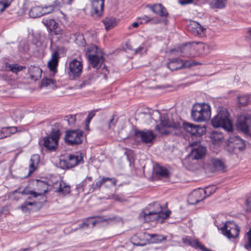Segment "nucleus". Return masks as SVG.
Listing matches in <instances>:
<instances>
[{
  "label": "nucleus",
  "instance_id": "obj_1",
  "mask_svg": "<svg viewBox=\"0 0 251 251\" xmlns=\"http://www.w3.org/2000/svg\"><path fill=\"white\" fill-rule=\"evenodd\" d=\"M162 207L159 202H153L149 204L146 209L140 213V216L144 217L145 222L152 221L162 222L171 213L170 210L162 212Z\"/></svg>",
  "mask_w": 251,
  "mask_h": 251
},
{
  "label": "nucleus",
  "instance_id": "obj_2",
  "mask_svg": "<svg viewBox=\"0 0 251 251\" xmlns=\"http://www.w3.org/2000/svg\"><path fill=\"white\" fill-rule=\"evenodd\" d=\"M184 57H195L201 55H206L210 52L208 45L200 42H192L183 45L178 51Z\"/></svg>",
  "mask_w": 251,
  "mask_h": 251
},
{
  "label": "nucleus",
  "instance_id": "obj_3",
  "mask_svg": "<svg viewBox=\"0 0 251 251\" xmlns=\"http://www.w3.org/2000/svg\"><path fill=\"white\" fill-rule=\"evenodd\" d=\"M211 124L215 127H222L228 132L233 129L232 121L229 118V113L225 108L220 110L211 120Z\"/></svg>",
  "mask_w": 251,
  "mask_h": 251
},
{
  "label": "nucleus",
  "instance_id": "obj_4",
  "mask_svg": "<svg viewBox=\"0 0 251 251\" xmlns=\"http://www.w3.org/2000/svg\"><path fill=\"white\" fill-rule=\"evenodd\" d=\"M211 116L210 106L207 103H195L191 110V117L194 121L201 122L208 120Z\"/></svg>",
  "mask_w": 251,
  "mask_h": 251
},
{
  "label": "nucleus",
  "instance_id": "obj_5",
  "mask_svg": "<svg viewBox=\"0 0 251 251\" xmlns=\"http://www.w3.org/2000/svg\"><path fill=\"white\" fill-rule=\"evenodd\" d=\"M60 132L57 130L52 131L47 137H43L39 140V144L50 151H55L57 148Z\"/></svg>",
  "mask_w": 251,
  "mask_h": 251
},
{
  "label": "nucleus",
  "instance_id": "obj_6",
  "mask_svg": "<svg viewBox=\"0 0 251 251\" xmlns=\"http://www.w3.org/2000/svg\"><path fill=\"white\" fill-rule=\"evenodd\" d=\"M216 188L214 186L208 187L205 190L198 189L193 190L189 195L188 201L190 204H196L202 201L206 198V195L208 193L212 194L215 191Z\"/></svg>",
  "mask_w": 251,
  "mask_h": 251
},
{
  "label": "nucleus",
  "instance_id": "obj_7",
  "mask_svg": "<svg viewBox=\"0 0 251 251\" xmlns=\"http://www.w3.org/2000/svg\"><path fill=\"white\" fill-rule=\"evenodd\" d=\"M222 234L228 239H235L238 237L240 228L233 221L226 222L221 228Z\"/></svg>",
  "mask_w": 251,
  "mask_h": 251
},
{
  "label": "nucleus",
  "instance_id": "obj_8",
  "mask_svg": "<svg viewBox=\"0 0 251 251\" xmlns=\"http://www.w3.org/2000/svg\"><path fill=\"white\" fill-rule=\"evenodd\" d=\"M83 132L80 130L67 131L64 138L66 143L70 146L81 144L83 140Z\"/></svg>",
  "mask_w": 251,
  "mask_h": 251
},
{
  "label": "nucleus",
  "instance_id": "obj_9",
  "mask_svg": "<svg viewBox=\"0 0 251 251\" xmlns=\"http://www.w3.org/2000/svg\"><path fill=\"white\" fill-rule=\"evenodd\" d=\"M236 127L244 133L251 137V116L249 114L240 116L236 122Z\"/></svg>",
  "mask_w": 251,
  "mask_h": 251
},
{
  "label": "nucleus",
  "instance_id": "obj_10",
  "mask_svg": "<svg viewBox=\"0 0 251 251\" xmlns=\"http://www.w3.org/2000/svg\"><path fill=\"white\" fill-rule=\"evenodd\" d=\"M43 24L47 27L51 36H62L64 33V30L61 25H59L53 19H45L42 21Z\"/></svg>",
  "mask_w": 251,
  "mask_h": 251
},
{
  "label": "nucleus",
  "instance_id": "obj_11",
  "mask_svg": "<svg viewBox=\"0 0 251 251\" xmlns=\"http://www.w3.org/2000/svg\"><path fill=\"white\" fill-rule=\"evenodd\" d=\"M134 134L137 138H140L144 144L149 147H151L153 144L156 138V135L151 130H136Z\"/></svg>",
  "mask_w": 251,
  "mask_h": 251
},
{
  "label": "nucleus",
  "instance_id": "obj_12",
  "mask_svg": "<svg viewBox=\"0 0 251 251\" xmlns=\"http://www.w3.org/2000/svg\"><path fill=\"white\" fill-rule=\"evenodd\" d=\"M83 162V156L81 153L71 154L68 159L61 160L60 164L63 169H70Z\"/></svg>",
  "mask_w": 251,
  "mask_h": 251
},
{
  "label": "nucleus",
  "instance_id": "obj_13",
  "mask_svg": "<svg viewBox=\"0 0 251 251\" xmlns=\"http://www.w3.org/2000/svg\"><path fill=\"white\" fill-rule=\"evenodd\" d=\"M82 68V62L81 59L78 60L74 59L69 63L68 75L72 79L79 77L81 75Z\"/></svg>",
  "mask_w": 251,
  "mask_h": 251
},
{
  "label": "nucleus",
  "instance_id": "obj_14",
  "mask_svg": "<svg viewBox=\"0 0 251 251\" xmlns=\"http://www.w3.org/2000/svg\"><path fill=\"white\" fill-rule=\"evenodd\" d=\"M99 179L95 180L93 184L90 186L89 192L93 193L95 190H100L101 186L104 185L107 181L111 182V185L115 186L117 183V179L114 177H108L105 176H100Z\"/></svg>",
  "mask_w": 251,
  "mask_h": 251
},
{
  "label": "nucleus",
  "instance_id": "obj_15",
  "mask_svg": "<svg viewBox=\"0 0 251 251\" xmlns=\"http://www.w3.org/2000/svg\"><path fill=\"white\" fill-rule=\"evenodd\" d=\"M183 128L192 135L201 136L204 134L205 128L188 122L183 123Z\"/></svg>",
  "mask_w": 251,
  "mask_h": 251
},
{
  "label": "nucleus",
  "instance_id": "obj_16",
  "mask_svg": "<svg viewBox=\"0 0 251 251\" xmlns=\"http://www.w3.org/2000/svg\"><path fill=\"white\" fill-rule=\"evenodd\" d=\"M204 168L211 172L224 171L226 169L225 162L221 159L217 158H212L210 164L205 165Z\"/></svg>",
  "mask_w": 251,
  "mask_h": 251
},
{
  "label": "nucleus",
  "instance_id": "obj_17",
  "mask_svg": "<svg viewBox=\"0 0 251 251\" xmlns=\"http://www.w3.org/2000/svg\"><path fill=\"white\" fill-rule=\"evenodd\" d=\"M105 0H92L91 13L92 16L100 17L103 12Z\"/></svg>",
  "mask_w": 251,
  "mask_h": 251
},
{
  "label": "nucleus",
  "instance_id": "obj_18",
  "mask_svg": "<svg viewBox=\"0 0 251 251\" xmlns=\"http://www.w3.org/2000/svg\"><path fill=\"white\" fill-rule=\"evenodd\" d=\"M188 30L195 36H203L206 29L195 21L191 22L187 26Z\"/></svg>",
  "mask_w": 251,
  "mask_h": 251
},
{
  "label": "nucleus",
  "instance_id": "obj_19",
  "mask_svg": "<svg viewBox=\"0 0 251 251\" xmlns=\"http://www.w3.org/2000/svg\"><path fill=\"white\" fill-rule=\"evenodd\" d=\"M229 146L233 148L234 151H243L245 148V141L239 136H235L230 139Z\"/></svg>",
  "mask_w": 251,
  "mask_h": 251
},
{
  "label": "nucleus",
  "instance_id": "obj_20",
  "mask_svg": "<svg viewBox=\"0 0 251 251\" xmlns=\"http://www.w3.org/2000/svg\"><path fill=\"white\" fill-rule=\"evenodd\" d=\"M88 57L90 64L94 68L98 70L100 68L102 67V65L104 62V58L102 55L99 56L98 54H89Z\"/></svg>",
  "mask_w": 251,
  "mask_h": 251
},
{
  "label": "nucleus",
  "instance_id": "obj_21",
  "mask_svg": "<svg viewBox=\"0 0 251 251\" xmlns=\"http://www.w3.org/2000/svg\"><path fill=\"white\" fill-rule=\"evenodd\" d=\"M206 149L205 147L199 146L194 148L190 154V156L193 159L199 160L202 159L205 155Z\"/></svg>",
  "mask_w": 251,
  "mask_h": 251
},
{
  "label": "nucleus",
  "instance_id": "obj_22",
  "mask_svg": "<svg viewBox=\"0 0 251 251\" xmlns=\"http://www.w3.org/2000/svg\"><path fill=\"white\" fill-rule=\"evenodd\" d=\"M59 54L57 51H54L51 55V59L49 61L48 65L51 72L54 74L57 72Z\"/></svg>",
  "mask_w": 251,
  "mask_h": 251
},
{
  "label": "nucleus",
  "instance_id": "obj_23",
  "mask_svg": "<svg viewBox=\"0 0 251 251\" xmlns=\"http://www.w3.org/2000/svg\"><path fill=\"white\" fill-rule=\"evenodd\" d=\"M42 73V70L38 66L30 65L28 68V73L32 80H39L41 77Z\"/></svg>",
  "mask_w": 251,
  "mask_h": 251
},
{
  "label": "nucleus",
  "instance_id": "obj_24",
  "mask_svg": "<svg viewBox=\"0 0 251 251\" xmlns=\"http://www.w3.org/2000/svg\"><path fill=\"white\" fill-rule=\"evenodd\" d=\"M153 13L158 14L161 17H166L168 12L166 9L161 4H155L147 6Z\"/></svg>",
  "mask_w": 251,
  "mask_h": 251
},
{
  "label": "nucleus",
  "instance_id": "obj_25",
  "mask_svg": "<svg viewBox=\"0 0 251 251\" xmlns=\"http://www.w3.org/2000/svg\"><path fill=\"white\" fill-rule=\"evenodd\" d=\"M161 125L163 126L172 128L173 129L178 130L181 128V124L174 121H170L169 119L164 118L161 120Z\"/></svg>",
  "mask_w": 251,
  "mask_h": 251
},
{
  "label": "nucleus",
  "instance_id": "obj_26",
  "mask_svg": "<svg viewBox=\"0 0 251 251\" xmlns=\"http://www.w3.org/2000/svg\"><path fill=\"white\" fill-rule=\"evenodd\" d=\"M181 59L175 58L170 59L167 64L168 68L171 71H176L182 69Z\"/></svg>",
  "mask_w": 251,
  "mask_h": 251
},
{
  "label": "nucleus",
  "instance_id": "obj_27",
  "mask_svg": "<svg viewBox=\"0 0 251 251\" xmlns=\"http://www.w3.org/2000/svg\"><path fill=\"white\" fill-rule=\"evenodd\" d=\"M40 161V156L38 154H35L31 156L29 165V170L28 176L30 175L36 169Z\"/></svg>",
  "mask_w": 251,
  "mask_h": 251
},
{
  "label": "nucleus",
  "instance_id": "obj_28",
  "mask_svg": "<svg viewBox=\"0 0 251 251\" xmlns=\"http://www.w3.org/2000/svg\"><path fill=\"white\" fill-rule=\"evenodd\" d=\"M55 192L63 196H66L71 193V187L69 185L62 181L60 182L59 187L55 190Z\"/></svg>",
  "mask_w": 251,
  "mask_h": 251
},
{
  "label": "nucleus",
  "instance_id": "obj_29",
  "mask_svg": "<svg viewBox=\"0 0 251 251\" xmlns=\"http://www.w3.org/2000/svg\"><path fill=\"white\" fill-rule=\"evenodd\" d=\"M5 68L6 70L11 71L15 74H17L18 72L25 69V66L19 65L18 64H10L8 63H5Z\"/></svg>",
  "mask_w": 251,
  "mask_h": 251
},
{
  "label": "nucleus",
  "instance_id": "obj_30",
  "mask_svg": "<svg viewBox=\"0 0 251 251\" xmlns=\"http://www.w3.org/2000/svg\"><path fill=\"white\" fill-rule=\"evenodd\" d=\"M94 75L93 74L89 73L88 74L83 76L81 83L77 85V87L79 89H81L87 85H89L90 84L91 81L94 80Z\"/></svg>",
  "mask_w": 251,
  "mask_h": 251
},
{
  "label": "nucleus",
  "instance_id": "obj_31",
  "mask_svg": "<svg viewBox=\"0 0 251 251\" xmlns=\"http://www.w3.org/2000/svg\"><path fill=\"white\" fill-rule=\"evenodd\" d=\"M154 172L157 176L160 177H168L169 176L168 170L160 166H157L154 168Z\"/></svg>",
  "mask_w": 251,
  "mask_h": 251
},
{
  "label": "nucleus",
  "instance_id": "obj_32",
  "mask_svg": "<svg viewBox=\"0 0 251 251\" xmlns=\"http://www.w3.org/2000/svg\"><path fill=\"white\" fill-rule=\"evenodd\" d=\"M138 19L141 20L140 23L141 24H147L149 23H151L152 24H157L160 23L161 21V19H160L157 18L154 19L153 18H151L147 15H144L142 17H139Z\"/></svg>",
  "mask_w": 251,
  "mask_h": 251
},
{
  "label": "nucleus",
  "instance_id": "obj_33",
  "mask_svg": "<svg viewBox=\"0 0 251 251\" xmlns=\"http://www.w3.org/2000/svg\"><path fill=\"white\" fill-rule=\"evenodd\" d=\"M30 17L36 18L42 15V7L39 6L33 7L29 11Z\"/></svg>",
  "mask_w": 251,
  "mask_h": 251
},
{
  "label": "nucleus",
  "instance_id": "obj_34",
  "mask_svg": "<svg viewBox=\"0 0 251 251\" xmlns=\"http://www.w3.org/2000/svg\"><path fill=\"white\" fill-rule=\"evenodd\" d=\"M17 131V128L16 126H11L3 128L1 130V134H2L3 135H1V137H7L10 136L11 134L16 133Z\"/></svg>",
  "mask_w": 251,
  "mask_h": 251
},
{
  "label": "nucleus",
  "instance_id": "obj_35",
  "mask_svg": "<svg viewBox=\"0 0 251 251\" xmlns=\"http://www.w3.org/2000/svg\"><path fill=\"white\" fill-rule=\"evenodd\" d=\"M103 23L107 30L113 28L116 25L115 19L112 17L105 18L103 20Z\"/></svg>",
  "mask_w": 251,
  "mask_h": 251
},
{
  "label": "nucleus",
  "instance_id": "obj_36",
  "mask_svg": "<svg viewBox=\"0 0 251 251\" xmlns=\"http://www.w3.org/2000/svg\"><path fill=\"white\" fill-rule=\"evenodd\" d=\"M224 138L223 135L217 131H214L211 135V139L213 144H216L220 142Z\"/></svg>",
  "mask_w": 251,
  "mask_h": 251
},
{
  "label": "nucleus",
  "instance_id": "obj_37",
  "mask_svg": "<svg viewBox=\"0 0 251 251\" xmlns=\"http://www.w3.org/2000/svg\"><path fill=\"white\" fill-rule=\"evenodd\" d=\"M181 68H189L192 66L201 65V63L193 60H182L181 59Z\"/></svg>",
  "mask_w": 251,
  "mask_h": 251
},
{
  "label": "nucleus",
  "instance_id": "obj_38",
  "mask_svg": "<svg viewBox=\"0 0 251 251\" xmlns=\"http://www.w3.org/2000/svg\"><path fill=\"white\" fill-rule=\"evenodd\" d=\"M151 239L153 243H159L166 239V237L159 234L150 235Z\"/></svg>",
  "mask_w": 251,
  "mask_h": 251
},
{
  "label": "nucleus",
  "instance_id": "obj_39",
  "mask_svg": "<svg viewBox=\"0 0 251 251\" xmlns=\"http://www.w3.org/2000/svg\"><path fill=\"white\" fill-rule=\"evenodd\" d=\"M245 237L247 241L244 247L247 250L251 251V228L246 233Z\"/></svg>",
  "mask_w": 251,
  "mask_h": 251
},
{
  "label": "nucleus",
  "instance_id": "obj_40",
  "mask_svg": "<svg viewBox=\"0 0 251 251\" xmlns=\"http://www.w3.org/2000/svg\"><path fill=\"white\" fill-rule=\"evenodd\" d=\"M13 0H0V13H2L5 9L8 8Z\"/></svg>",
  "mask_w": 251,
  "mask_h": 251
},
{
  "label": "nucleus",
  "instance_id": "obj_41",
  "mask_svg": "<svg viewBox=\"0 0 251 251\" xmlns=\"http://www.w3.org/2000/svg\"><path fill=\"white\" fill-rule=\"evenodd\" d=\"M226 0H213L212 4L214 7L223 8L225 6Z\"/></svg>",
  "mask_w": 251,
  "mask_h": 251
},
{
  "label": "nucleus",
  "instance_id": "obj_42",
  "mask_svg": "<svg viewBox=\"0 0 251 251\" xmlns=\"http://www.w3.org/2000/svg\"><path fill=\"white\" fill-rule=\"evenodd\" d=\"M238 100L241 105H245L248 103L249 100V98L246 95L239 96L238 97Z\"/></svg>",
  "mask_w": 251,
  "mask_h": 251
},
{
  "label": "nucleus",
  "instance_id": "obj_43",
  "mask_svg": "<svg viewBox=\"0 0 251 251\" xmlns=\"http://www.w3.org/2000/svg\"><path fill=\"white\" fill-rule=\"evenodd\" d=\"M54 81L52 79L44 78L42 80L41 85L43 87H47L51 84L53 85Z\"/></svg>",
  "mask_w": 251,
  "mask_h": 251
},
{
  "label": "nucleus",
  "instance_id": "obj_44",
  "mask_svg": "<svg viewBox=\"0 0 251 251\" xmlns=\"http://www.w3.org/2000/svg\"><path fill=\"white\" fill-rule=\"evenodd\" d=\"M76 115L67 116L65 118V120L67 121L69 126H73L75 124L76 120Z\"/></svg>",
  "mask_w": 251,
  "mask_h": 251
},
{
  "label": "nucleus",
  "instance_id": "obj_45",
  "mask_svg": "<svg viewBox=\"0 0 251 251\" xmlns=\"http://www.w3.org/2000/svg\"><path fill=\"white\" fill-rule=\"evenodd\" d=\"M35 204V202H34L26 201L21 205V208L23 211L26 212L27 210H28V208H27L28 206H32Z\"/></svg>",
  "mask_w": 251,
  "mask_h": 251
},
{
  "label": "nucleus",
  "instance_id": "obj_46",
  "mask_svg": "<svg viewBox=\"0 0 251 251\" xmlns=\"http://www.w3.org/2000/svg\"><path fill=\"white\" fill-rule=\"evenodd\" d=\"M53 11V6L52 5H49L42 7V15L50 13Z\"/></svg>",
  "mask_w": 251,
  "mask_h": 251
},
{
  "label": "nucleus",
  "instance_id": "obj_47",
  "mask_svg": "<svg viewBox=\"0 0 251 251\" xmlns=\"http://www.w3.org/2000/svg\"><path fill=\"white\" fill-rule=\"evenodd\" d=\"M117 121H118L117 118L115 116H113L112 118L108 122V128L111 129L114 126H115Z\"/></svg>",
  "mask_w": 251,
  "mask_h": 251
},
{
  "label": "nucleus",
  "instance_id": "obj_48",
  "mask_svg": "<svg viewBox=\"0 0 251 251\" xmlns=\"http://www.w3.org/2000/svg\"><path fill=\"white\" fill-rule=\"evenodd\" d=\"M95 111H91L89 113V114L86 119V124H85L86 126L88 127V125H89V123H90L92 119L95 116Z\"/></svg>",
  "mask_w": 251,
  "mask_h": 251
},
{
  "label": "nucleus",
  "instance_id": "obj_49",
  "mask_svg": "<svg viewBox=\"0 0 251 251\" xmlns=\"http://www.w3.org/2000/svg\"><path fill=\"white\" fill-rule=\"evenodd\" d=\"M147 51V49L143 47H139L137 49L135 50V53L136 54L139 53L140 54H142L143 52H146Z\"/></svg>",
  "mask_w": 251,
  "mask_h": 251
},
{
  "label": "nucleus",
  "instance_id": "obj_50",
  "mask_svg": "<svg viewBox=\"0 0 251 251\" xmlns=\"http://www.w3.org/2000/svg\"><path fill=\"white\" fill-rule=\"evenodd\" d=\"M22 194H31L34 198H36L38 195H40L39 194H37L35 192L32 191H28L27 192H26V190L25 189L22 191Z\"/></svg>",
  "mask_w": 251,
  "mask_h": 251
},
{
  "label": "nucleus",
  "instance_id": "obj_51",
  "mask_svg": "<svg viewBox=\"0 0 251 251\" xmlns=\"http://www.w3.org/2000/svg\"><path fill=\"white\" fill-rule=\"evenodd\" d=\"M246 205L247 211H251V197L248 198L246 201Z\"/></svg>",
  "mask_w": 251,
  "mask_h": 251
},
{
  "label": "nucleus",
  "instance_id": "obj_52",
  "mask_svg": "<svg viewBox=\"0 0 251 251\" xmlns=\"http://www.w3.org/2000/svg\"><path fill=\"white\" fill-rule=\"evenodd\" d=\"M86 180H88L90 182L92 181V177L91 176H87L83 181H82L79 185L80 187H84L86 186Z\"/></svg>",
  "mask_w": 251,
  "mask_h": 251
},
{
  "label": "nucleus",
  "instance_id": "obj_53",
  "mask_svg": "<svg viewBox=\"0 0 251 251\" xmlns=\"http://www.w3.org/2000/svg\"><path fill=\"white\" fill-rule=\"evenodd\" d=\"M178 2L182 5L188 4L193 2V0H178Z\"/></svg>",
  "mask_w": 251,
  "mask_h": 251
},
{
  "label": "nucleus",
  "instance_id": "obj_54",
  "mask_svg": "<svg viewBox=\"0 0 251 251\" xmlns=\"http://www.w3.org/2000/svg\"><path fill=\"white\" fill-rule=\"evenodd\" d=\"M111 198L116 201H122V199L119 195H113L111 196Z\"/></svg>",
  "mask_w": 251,
  "mask_h": 251
},
{
  "label": "nucleus",
  "instance_id": "obj_55",
  "mask_svg": "<svg viewBox=\"0 0 251 251\" xmlns=\"http://www.w3.org/2000/svg\"><path fill=\"white\" fill-rule=\"evenodd\" d=\"M52 5L53 6V7L54 6L60 7L61 6V3L60 2L58 1L57 0H55L53 2V4Z\"/></svg>",
  "mask_w": 251,
  "mask_h": 251
},
{
  "label": "nucleus",
  "instance_id": "obj_56",
  "mask_svg": "<svg viewBox=\"0 0 251 251\" xmlns=\"http://www.w3.org/2000/svg\"><path fill=\"white\" fill-rule=\"evenodd\" d=\"M74 0H62V2L65 4H71Z\"/></svg>",
  "mask_w": 251,
  "mask_h": 251
},
{
  "label": "nucleus",
  "instance_id": "obj_57",
  "mask_svg": "<svg viewBox=\"0 0 251 251\" xmlns=\"http://www.w3.org/2000/svg\"><path fill=\"white\" fill-rule=\"evenodd\" d=\"M90 225V223L89 222L88 223H84L81 225H80V226L81 227H83V226H85L86 227H88Z\"/></svg>",
  "mask_w": 251,
  "mask_h": 251
},
{
  "label": "nucleus",
  "instance_id": "obj_58",
  "mask_svg": "<svg viewBox=\"0 0 251 251\" xmlns=\"http://www.w3.org/2000/svg\"><path fill=\"white\" fill-rule=\"evenodd\" d=\"M132 26L133 27H137L138 26H139V23H137V22H134L132 24Z\"/></svg>",
  "mask_w": 251,
  "mask_h": 251
},
{
  "label": "nucleus",
  "instance_id": "obj_59",
  "mask_svg": "<svg viewBox=\"0 0 251 251\" xmlns=\"http://www.w3.org/2000/svg\"><path fill=\"white\" fill-rule=\"evenodd\" d=\"M111 182H109V181H107L105 184L104 185L106 186V187H111V186H113V185H111Z\"/></svg>",
  "mask_w": 251,
  "mask_h": 251
},
{
  "label": "nucleus",
  "instance_id": "obj_60",
  "mask_svg": "<svg viewBox=\"0 0 251 251\" xmlns=\"http://www.w3.org/2000/svg\"><path fill=\"white\" fill-rule=\"evenodd\" d=\"M102 71H103L102 73L103 74H105V71H107V68H106V67L105 66H103V67H102Z\"/></svg>",
  "mask_w": 251,
  "mask_h": 251
},
{
  "label": "nucleus",
  "instance_id": "obj_61",
  "mask_svg": "<svg viewBox=\"0 0 251 251\" xmlns=\"http://www.w3.org/2000/svg\"><path fill=\"white\" fill-rule=\"evenodd\" d=\"M29 250H31V248H25V249H22L19 251H29Z\"/></svg>",
  "mask_w": 251,
  "mask_h": 251
},
{
  "label": "nucleus",
  "instance_id": "obj_62",
  "mask_svg": "<svg viewBox=\"0 0 251 251\" xmlns=\"http://www.w3.org/2000/svg\"><path fill=\"white\" fill-rule=\"evenodd\" d=\"M98 223V221H93V222H92L91 224H92V226H94L96 224Z\"/></svg>",
  "mask_w": 251,
  "mask_h": 251
},
{
  "label": "nucleus",
  "instance_id": "obj_63",
  "mask_svg": "<svg viewBox=\"0 0 251 251\" xmlns=\"http://www.w3.org/2000/svg\"><path fill=\"white\" fill-rule=\"evenodd\" d=\"M248 33L250 35L251 38V27L249 29H248Z\"/></svg>",
  "mask_w": 251,
  "mask_h": 251
},
{
  "label": "nucleus",
  "instance_id": "obj_64",
  "mask_svg": "<svg viewBox=\"0 0 251 251\" xmlns=\"http://www.w3.org/2000/svg\"><path fill=\"white\" fill-rule=\"evenodd\" d=\"M101 221H107V219H102L101 220Z\"/></svg>",
  "mask_w": 251,
  "mask_h": 251
}]
</instances>
